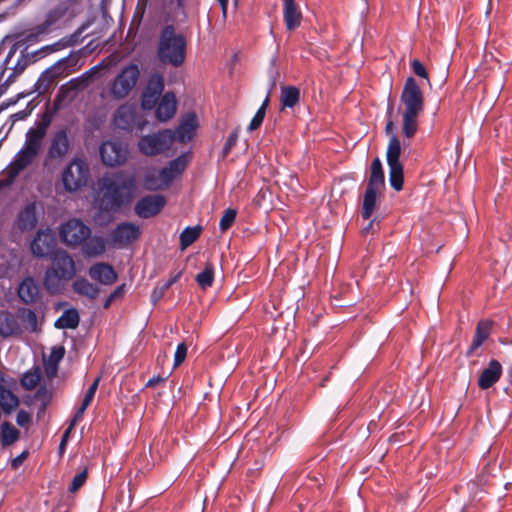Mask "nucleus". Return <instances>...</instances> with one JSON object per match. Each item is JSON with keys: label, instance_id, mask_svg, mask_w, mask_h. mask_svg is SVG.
Masks as SVG:
<instances>
[{"label": "nucleus", "instance_id": "nucleus-16", "mask_svg": "<svg viewBox=\"0 0 512 512\" xmlns=\"http://www.w3.org/2000/svg\"><path fill=\"white\" fill-rule=\"evenodd\" d=\"M140 235L141 230L138 225L131 222H123L111 231V244L118 248H124L137 240Z\"/></svg>", "mask_w": 512, "mask_h": 512}, {"label": "nucleus", "instance_id": "nucleus-21", "mask_svg": "<svg viewBox=\"0 0 512 512\" xmlns=\"http://www.w3.org/2000/svg\"><path fill=\"white\" fill-rule=\"evenodd\" d=\"M88 274L91 279L102 285H112L117 280V273L114 268L104 262H98L90 266Z\"/></svg>", "mask_w": 512, "mask_h": 512}, {"label": "nucleus", "instance_id": "nucleus-24", "mask_svg": "<svg viewBox=\"0 0 512 512\" xmlns=\"http://www.w3.org/2000/svg\"><path fill=\"white\" fill-rule=\"evenodd\" d=\"M494 322L489 319L480 320L475 329V335L470 347L467 350V356H471L491 334Z\"/></svg>", "mask_w": 512, "mask_h": 512}, {"label": "nucleus", "instance_id": "nucleus-20", "mask_svg": "<svg viewBox=\"0 0 512 512\" xmlns=\"http://www.w3.org/2000/svg\"><path fill=\"white\" fill-rule=\"evenodd\" d=\"M22 331L17 313L14 314L8 310L0 311V336L3 338L20 336Z\"/></svg>", "mask_w": 512, "mask_h": 512}, {"label": "nucleus", "instance_id": "nucleus-19", "mask_svg": "<svg viewBox=\"0 0 512 512\" xmlns=\"http://www.w3.org/2000/svg\"><path fill=\"white\" fill-rule=\"evenodd\" d=\"M166 205V198L160 194H152L142 197L135 205L136 215L147 219L159 214Z\"/></svg>", "mask_w": 512, "mask_h": 512}, {"label": "nucleus", "instance_id": "nucleus-52", "mask_svg": "<svg viewBox=\"0 0 512 512\" xmlns=\"http://www.w3.org/2000/svg\"><path fill=\"white\" fill-rule=\"evenodd\" d=\"M411 67H412L413 72L417 76H419L421 78H424L427 81H429V77H428V73L426 71V68L424 67V65L418 59H414L411 62Z\"/></svg>", "mask_w": 512, "mask_h": 512}, {"label": "nucleus", "instance_id": "nucleus-39", "mask_svg": "<svg viewBox=\"0 0 512 512\" xmlns=\"http://www.w3.org/2000/svg\"><path fill=\"white\" fill-rule=\"evenodd\" d=\"M201 232L202 227L199 225L186 227L180 234L181 250H185L187 247L192 245L200 237Z\"/></svg>", "mask_w": 512, "mask_h": 512}, {"label": "nucleus", "instance_id": "nucleus-62", "mask_svg": "<svg viewBox=\"0 0 512 512\" xmlns=\"http://www.w3.org/2000/svg\"><path fill=\"white\" fill-rule=\"evenodd\" d=\"M394 129H395L394 122L389 118L386 123V126H385V133L388 136L392 137L393 135H395Z\"/></svg>", "mask_w": 512, "mask_h": 512}, {"label": "nucleus", "instance_id": "nucleus-27", "mask_svg": "<svg viewBox=\"0 0 512 512\" xmlns=\"http://www.w3.org/2000/svg\"><path fill=\"white\" fill-rule=\"evenodd\" d=\"M106 250V242L101 236L88 237L82 243V254L87 258L101 256Z\"/></svg>", "mask_w": 512, "mask_h": 512}, {"label": "nucleus", "instance_id": "nucleus-32", "mask_svg": "<svg viewBox=\"0 0 512 512\" xmlns=\"http://www.w3.org/2000/svg\"><path fill=\"white\" fill-rule=\"evenodd\" d=\"M92 76V72H86L77 78L71 79L61 87L60 91L66 94L70 92L82 91L90 85Z\"/></svg>", "mask_w": 512, "mask_h": 512}, {"label": "nucleus", "instance_id": "nucleus-46", "mask_svg": "<svg viewBox=\"0 0 512 512\" xmlns=\"http://www.w3.org/2000/svg\"><path fill=\"white\" fill-rule=\"evenodd\" d=\"M88 478V471L87 468H85L83 471L75 475L71 481V484L69 486V492L75 493L77 492L86 482Z\"/></svg>", "mask_w": 512, "mask_h": 512}, {"label": "nucleus", "instance_id": "nucleus-17", "mask_svg": "<svg viewBox=\"0 0 512 512\" xmlns=\"http://www.w3.org/2000/svg\"><path fill=\"white\" fill-rule=\"evenodd\" d=\"M113 122L117 128L127 131L132 130L134 127L142 130L145 125L144 120H138L136 108L128 104H123L116 110Z\"/></svg>", "mask_w": 512, "mask_h": 512}, {"label": "nucleus", "instance_id": "nucleus-51", "mask_svg": "<svg viewBox=\"0 0 512 512\" xmlns=\"http://www.w3.org/2000/svg\"><path fill=\"white\" fill-rule=\"evenodd\" d=\"M159 178L161 179L162 185L164 186V189L168 187L172 181L175 179L174 175L170 172V169L167 167H164L157 171Z\"/></svg>", "mask_w": 512, "mask_h": 512}, {"label": "nucleus", "instance_id": "nucleus-6", "mask_svg": "<svg viewBox=\"0 0 512 512\" xmlns=\"http://www.w3.org/2000/svg\"><path fill=\"white\" fill-rule=\"evenodd\" d=\"M89 178V164L79 157L74 158L62 172V183L68 192H76L85 187Z\"/></svg>", "mask_w": 512, "mask_h": 512}, {"label": "nucleus", "instance_id": "nucleus-15", "mask_svg": "<svg viewBox=\"0 0 512 512\" xmlns=\"http://www.w3.org/2000/svg\"><path fill=\"white\" fill-rule=\"evenodd\" d=\"M164 78L160 74H153L144 88L141 96V107L152 110L162 97L164 91Z\"/></svg>", "mask_w": 512, "mask_h": 512}, {"label": "nucleus", "instance_id": "nucleus-28", "mask_svg": "<svg viewBox=\"0 0 512 512\" xmlns=\"http://www.w3.org/2000/svg\"><path fill=\"white\" fill-rule=\"evenodd\" d=\"M284 22L288 30H294L301 23V13L294 0H284Z\"/></svg>", "mask_w": 512, "mask_h": 512}, {"label": "nucleus", "instance_id": "nucleus-13", "mask_svg": "<svg viewBox=\"0 0 512 512\" xmlns=\"http://www.w3.org/2000/svg\"><path fill=\"white\" fill-rule=\"evenodd\" d=\"M38 224V203L36 201L27 202L18 211L13 228L21 233L33 231Z\"/></svg>", "mask_w": 512, "mask_h": 512}, {"label": "nucleus", "instance_id": "nucleus-48", "mask_svg": "<svg viewBox=\"0 0 512 512\" xmlns=\"http://www.w3.org/2000/svg\"><path fill=\"white\" fill-rule=\"evenodd\" d=\"M238 137H239V130L238 128L235 129L234 131H232L227 140H226V143L223 147V150H222V153H223V157H226L229 155V153L231 152L232 148L236 145L237 141H238Z\"/></svg>", "mask_w": 512, "mask_h": 512}, {"label": "nucleus", "instance_id": "nucleus-18", "mask_svg": "<svg viewBox=\"0 0 512 512\" xmlns=\"http://www.w3.org/2000/svg\"><path fill=\"white\" fill-rule=\"evenodd\" d=\"M56 239L50 229H42L37 231L30 243L31 253L37 258L51 257L55 248Z\"/></svg>", "mask_w": 512, "mask_h": 512}, {"label": "nucleus", "instance_id": "nucleus-10", "mask_svg": "<svg viewBox=\"0 0 512 512\" xmlns=\"http://www.w3.org/2000/svg\"><path fill=\"white\" fill-rule=\"evenodd\" d=\"M70 151V140L66 128L56 131L49 142L44 164L49 165L54 162H61Z\"/></svg>", "mask_w": 512, "mask_h": 512}, {"label": "nucleus", "instance_id": "nucleus-57", "mask_svg": "<svg viewBox=\"0 0 512 512\" xmlns=\"http://www.w3.org/2000/svg\"><path fill=\"white\" fill-rule=\"evenodd\" d=\"M72 429L71 428H67L63 435H62V438H61V441H60V444H59V451L60 453H63L65 448H66V445H67V442H68V439H69V435L71 433Z\"/></svg>", "mask_w": 512, "mask_h": 512}, {"label": "nucleus", "instance_id": "nucleus-56", "mask_svg": "<svg viewBox=\"0 0 512 512\" xmlns=\"http://www.w3.org/2000/svg\"><path fill=\"white\" fill-rule=\"evenodd\" d=\"M44 368H45L46 376L51 379L56 375V373L58 371V364L46 361Z\"/></svg>", "mask_w": 512, "mask_h": 512}, {"label": "nucleus", "instance_id": "nucleus-42", "mask_svg": "<svg viewBox=\"0 0 512 512\" xmlns=\"http://www.w3.org/2000/svg\"><path fill=\"white\" fill-rule=\"evenodd\" d=\"M268 105H269V94L266 96L262 105L260 106V108L257 110L256 114L252 118V120L248 126L249 131H254L262 125Z\"/></svg>", "mask_w": 512, "mask_h": 512}, {"label": "nucleus", "instance_id": "nucleus-36", "mask_svg": "<svg viewBox=\"0 0 512 512\" xmlns=\"http://www.w3.org/2000/svg\"><path fill=\"white\" fill-rule=\"evenodd\" d=\"M385 184L382 163L379 158H375L371 163L370 176L367 183L368 187L381 189Z\"/></svg>", "mask_w": 512, "mask_h": 512}, {"label": "nucleus", "instance_id": "nucleus-44", "mask_svg": "<svg viewBox=\"0 0 512 512\" xmlns=\"http://www.w3.org/2000/svg\"><path fill=\"white\" fill-rule=\"evenodd\" d=\"M237 217V211L233 208H228L224 211L220 222H219V228L221 232H226L228 229L231 228L233 223L235 222Z\"/></svg>", "mask_w": 512, "mask_h": 512}, {"label": "nucleus", "instance_id": "nucleus-9", "mask_svg": "<svg viewBox=\"0 0 512 512\" xmlns=\"http://www.w3.org/2000/svg\"><path fill=\"white\" fill-rule=\"evenodd\" d=\"M140 70L136 64L124 67L111 84L110 93L115 99H124L136 86Z\"/></svg>", "mask_w": 512, "mask_h": 512}, {"label": "nucleus", "instance_id": "nucleus-45", "mask_svg": "<svg viewBox=\"0 0 512 512\" xmlns=\"http://www.w3.org/2000/svg\"><path fill=\"white\" fill-rule=\"evenodd\" d=\"M41 376L38 370L25 373L21 379V385L27 390L34 389L40 382Z\"/></svg>", "mask_w": 512, "mask_h": 512}, {"label": "nucleus", "instance_id": "nucleus-23", "mask_svg": "<svg viewBox=\"0 0 512 512\" xmlns=\"http://www.w3.org/2000/svg\"><path fill=\"white\" fill-rule=\"evenodd\" d=\"M502 365L498 360H491L478 378V386L482 390L489 389L497 383L502 375Z\"/></svg>", "mask_w": 512, "mask_h": 512}, {"label": "nucleus", "instance_id": "nucleus-59", "mask_svg": "<svg viewBox=\"0 0 512 512\" xmlns=\"http://www.w3.org/2000/svg\"><path fill=\"white\" fill-rule=\"evenodd\" d=\"M27 456V453L26 452H23L22 454H20L19 456L15 457L12 461H11V466L12 468L16 469L18 468L23 460L26 458Z\"/></svg>", "mask_w": 512, "mask_h": 512}, {"label": "nucleus", "instance_id": "nucleus-47", "mask_svg": "<svg viewBox=\"0 0 512 512\" xmlns=\"http://www.w3.org/2000/svg\"><path fill=\"white\" fill-rule=\"evenodd\" d=\"M168 169H170V172L172 175H174V178H176L178 175L182 174V172L186 168V160L183 156H180L174 160H172L169 165L167 166Z\"/></svg>", "mask_w": 512, "mask_h": 512}, {"label": "nucleus", "instance_id": "nucleus-63", "mask_svg": "<svg viewBox=\"0 0 512 512\" xmlns=\"http://www.w3.org/2000/svg\"><path fill=\"white\" fill-rule=\"evenodd\" d=\"M125 293V285H120L111 293L115 299L122 298Z\"/></svg>", "mask_w": 512, "mask_h": 512}, {"label": "nucleus", "instance_id": "nucleus-3", "mask_svg": "<svg viewBox=\"0 0 512 512\" xmlns=\"http://www.w3.org/2000/svg\"><path fill=\"white\" fill-rule=\"evenodd\" d=\"M50 259L51 264L44 272L43 285L49 294L58 295L76 276V264L73 257L63 249L55 250Z\"/></svg>", "mask_w": 512, "mask_h": 512}, {"label": "nucleus", "instance_id": "nucleus-58", "mask_svg": "<svg viewBox=\"0 0 512 512\" xmlns=\"http://www.w3.org/2000/svg\"><path fill=\"white\" fill-rule=\"evenodd\" d=\"M165 381H166V377L154 376L148 380V382L146 383V387L154 388L157 385L164 383Z\"/></svg>", "mask_w": 512, "mask_h": 512}, {"label": "nucleus", "instance_id": "nucleus-25", "mask_svg": "<svg viewBox=\"0 0 512 512\" xmlns=\"http://www.w3.org/2000/svg\"><path fill=\"white\" fill-rule=\"evenodd\" d=\"M196 127V116L194 114H188L178 125L175 131H172L174 135V141L177 140L181 143H186L192 139L194 130Z\"/></svg>", "mask_w": 512, "mask_h": 512}, {"label": "nucleus", "instance_id": "nucleus-64", "mask_svg": "<svg viewBox=\"0 0 512 512\" xmlns=\"http://www.w3.org/2000/svg\"><path fill=\"white\" fill-rule=\"evenodd\" d=\"M182 276V271H179L177 274H175L174 276H171L166 282H164L168 288H170L174 283H176L180 277Z\"/></svg>", "mask_w": 512, "mask_h": 512}, {"label": "nucleus", "instance_id": "nucleus-14", "mask_svg": "<svg viewBox=\"0 0 512 512\" xmlns=\"http://www.w3.org/2000/svg\"><path fill=\"white\" fill-rule=\"evenodd\" d=\"M67 62L65 59H62L56 62L51 67L47 68L45 71L41 73L38 80L35 83V92L39 95L45 94L48 92L54 85L55 81L58 78L64 77L68 75Z\"/></svg>", "mask_w": 512, "mask_h": 512}, {"label": "nucleus", "instance_id": "nucleus-43", "mask_svg": "<svg viewBox=\"0 0 512 512\" xmlns=\"http://www.w3.org/2000/svg\"><path fill=\"white\" fill-rule=\"evenodd\" d=\"M144 187L150 191H157L164 189L161 179L159 178L158 172L152 170L148 172L144 177Z\"/></svg>", "mask_w": 512, "mask_h": 512}, {"label": "nucleus", "instance_id": "nucleus-33", "mask_svg": "<svg viewBox=\"0 0 512 512\" xmlns=\"http://www.w3.org/2000/svg\"><path fill=\"white\" fill-rule=\"evenodd\" d=\"M80 317L75 308L67 309L55 321L54 326L58 329H75L79 325Z\"/></svg>", "mask_w": 512, "mask_h": 512}, {"label": "nucleus", "instance_id": "nucleus-22", "mask_svg": "<svg viewBox=\"0 0 512 512\" xmlns=\"http://www.w3.org/2000/svg\"><path fill=\"white\" fill-rule=\"evenodd\" d=\"M177 100L173 92H166L155 107V116L160 122L170 120L176 113Z\"/></svg>", "mask_w": 512, "mask_h": 512}, {"label": "nucleus", "instance_id": "nucleus-11", "mask_svg": "<svg viewBox=\"0 0 512 512\" xmlns=\"http://www.w3.org/2000/svg\"><path fill=\"white\" fill-rule=\"evenodd\" d=\"M99 153L103 164L109 167L122 165L128 158L127 145L119 140L103 142Z\"/></svg>", "mask_w": 512, "mask_h": 512}, {"label": "nucleus", "instance_id": "nucleus-40", "mask_svg": "<svg viewBox=\"0 0 512 512\" xmlns=\"http://www.w3.org/2000/svg\"><path fill=\"white\" fill-rule=\"evenodd\" d=\"M63 16V12L56 8L50 10L46 16L44 21L35 27L36 34H44L49 31L50 27L57 23L60 18Z\"/></svg>", "mask_w": 512, "mask_h": 512}, {"label": "nucleus", "instance_id": "nucleus-12", "mask_svg": "<svg viewBox=\"0 0 512 512\" xmlns=\"http://www.w3.org/2000/svg\"><path fill=\"white\" fill-rule=\"evenodd\" d=\"M90 234V228L77 219L67 221L62 224L60 228V237L62 242L72 247L81 245L90 236Z\"/></svg>", "mask_w": 512, "mask_h": 512}, {"label": "nucleus", "instance_id": "nucleus-55", "mask_svg": "<svg viewBox=\"0 0 512 512\" xmlns=\"http://www.w3.org/2000/svg\"><path fill=\"white\" fill-rule=\"evenodd\" d=\"M87 408H84L83 406L80 405V407L77 409V411L75 412L73 418L71 419L70 421V424L68 426V428H71L73 430V428L75 427V425L82 419L85 411H86Z\"/></svg>", "mask_w": 512, "mask_h": 512}, {"label": "nucleus", "instance_id": "nucleus-50", "mask_svg": "<svg viewBox=\"0 0 512 512\" xmlns=\"http://www.w3.org/2000/svg\"><path fill=\"white\" fill-rule=\"evenodd\" d=\"M64 355H65V348L63 346H54L51 349V352H50V355H49V358L47 361L59 364V362L63 359Z\"/></svg>", "mask_w": 512, "mask_h": 512}, {"label": "nucleus", "instance_id": "nucleus-41", "mask_svg": "<svg viewBox=\"0 0 512 512\" xmlns=\"http://www.w3.org/2000/svg\"><path fill=\"white\" fill-rule=\"evenodd\" d=\"M196 282L202 289H207L213 285L214 282V266L211 262L205 264L202 272L196 276Z\"/></svg>", "mask_w": 512, "mask_h": 512}, {"label": "nucleus", "instance_id": "nucleus-38", "mask_svg": "<svg viewBox=\"0 0 512 512\" xmlns=\"http://www.w3.org/2000/svg\"><path fill=\"white\" fill-rule=\"evenodd\" d=\"M19 435V431L10 422H3L1 424L0 436L3 447L14 444L18 440Z\"/></svg>", "mask_w": 512, "mask_h": 512}, {"label": "nucleus", "instance_id": "nucleus-1", "mask_svg": "<svg viewBox=\"0 0 512 512\" xmlns=\"http://www.w3.org/2000/svg\"><path fill=\"white\" fill-rule=\"evenodd\" d=\"M51 122V114L44 112L40 119L27 130L23 146L3 171V177L0 179V191L11 187L19 174L37 161Z\"/></svg>", "mask_w": 512, "mask_h": 512}, {"label": "nucleus", "instance_id": "nucleus-7", "mask_svg": "<svg viewBox=\"0 0 512 512\" xmlns=\"http://www.w3.org/2000/svg\"><path fill=\"white\" fill-rule=\"evenodd\" d=\"M173 142L172 130L163 129L141 137L138 141V149L146 156H155L169 150Z\"/></svg>", "mask_w": 512, "mask_h": 512}, {"label": "nucleus", "instance_id": "nucleus-34", "mask_svg": "<svg viewBox=\"0 0 512 512\" xmlns=\"http://www.w3.org/2000/svg\"><path fill=\"white\" fill-rule=\"evenodd\" d=\"M300 101V90L296 86H282L280 102L282 109L294 108Z\"/></svg>", "mask_w": 512, "mask_h": 512}, {"label": "nucleus", "instance_id": "nucleus-26", "mask_svg": "<svg viewBox=\"0 0 512 512\" xmlns=\"http://www.w3.org/2000/svg\"><path fill=\"white\" fill-rule=\"evenodd\" d=\"M18 296L26 304L36 302L39 298V286L33 277H26L18 287Z\"/></svg>", "mask_w": 512, "mask_h": 512}, {"label": "nucleus", "instance_id": "nucleus-49", "mask_svg": "<svg viewBox=\"0 0 512 512\" xmlns=\"http://www.w3.org/2000/svg\"><path fill=\"white\" fill-rule=\"evenodd\" d=\"M168 289L169 288L165 283L157 285L151 292V302L153 304L158 303L164 297Z\"/></svg>", "mask_w": 512, "mask_h": 512}, {"label": "nucleus", "instance_id": "nucleus-5", "mask_svg": "<svg viewBox=\"0 0 512 512\" xmlns=\"http://www.w3.org/2000/svg\"><path fill=\"white\" fill-rule=\"evenodd\" d=\"M157 56L163 64L174 67L181 66L186 57V40L182 34L176 33L174 26L167 25L161 31Z\"/></svg>", "mask_w": 512, "mask_h": 512}, {"label": "nucleus", "instance_id": "nucleus-53", "mask_svg": "<svg viewBox=\"0 0 512 512\" xmlns=\"http://www.w3.org/2000/svg\"><path fill=\"white\" fill-rule=\"evenodd\" d=\"M187 355V347L184 343H181L177 346L175 356H174V365L179 366L186 358Z\"/></svg>", "mask_w": 512, "mask_h": 512}, {"label": "nucleus", "instance_id": "nucleus-37", "mask_svg": "<svg viewBox=\"0 0 512 512\" xmlns=\"http://www.w3.org/2000/svg\"><path fill=\"white\" fill-rule=\"evenodd\" d=\"M18 320L21 323V326L30 332L37 331V316L35 312L28 308H19L17 310Z\"/></svg>", "mask_w": 512, "mask_h": 512}, {"label": "nucleus", "instance_id": "nucleus-30", "mask_svg": "<svg viewBox=\"0 0 512 512\" xmlns=\"http://www.w3.org/2000/svg\"><path fill=\"white\" fill-rule=\"evenodd\" d=\"M16 50V47L13 46L4 60L5 69L12 70V75L21 74L29 63V58L23 52H21L17 60L13 62V56L15 55Z\"/></svg>", "mask_w": 512, "mask_h": 512}, {"label": "nucleus", "instance_id": "nucleus-4", "mask_svg": "<svg viewBox=\"0 0 512 512\" xmlns=\"http://www.w3.org/2000/svg\"><path fill=\"white\" fill-rule=\"evenodd\" d=\"M400 102L404 106L402 132L406 138H412L418 130V117L424 110V96L413 77L406 79Z\"/></svg>", "mask_w": 512, "mask_h": 512}, {"label": "nucleus", "instance_id": "nucleus-29", "mask_svg": "<svg viewBox=\"0 0 512 512\" xmlns=\"http://www.w3.org/2000/svg\"><path fill=\"white\" fill-rule=\"evenodd\" d=\"M72 289L78 295L85 296L90 300H95L100 293L99 287L84 277L74 280Z\"/></svg>", "mask_w": 512, "mask_h": 512}, {"label": "nucleus", "instance_id": "nucleus-8", "mask_svg": "<svg viewBox=\"0 0 512 512\" xmlns=\"http://www.w3.org/2000/svg\"><path fill=\"white\" fill-rule=\"evenodd\" d=\"M401 154V143L396 135L389 139L386 159L389 166V180L391 187L396 191L403 188V166L399 160Z\"/></svg>", "mask_w": 512, "mask_h": 512}, {"label": "nucleus", "instance_id": "nucleus-61", "mask_svg": "<svg viewBox=\"0 0 512 512\" xmlns=\"http://www.w3.org/2000/svg\"><path fill=\"white\" fill-rule=\"evenodd\" d=\"M99 381H100V378H96L94 380V382L90 385L88 390L86 391V394H88V395H90V396H92L94 398L95 393H96L97 388H98Z\"/></svg>", "mask_w": 512, "mask_h": 512}, {"label": "nucleus", "instance_id": "nucleus-60", "mask_svg": "<svg viewBox=\"0 0 512 512\" xmlns=\"http://www.w3.org/2000/svg\"><path fill=\"white\" fill-rule=\"evenodd\" d=\"M26 0H0V3H6L7 9L16 8Z\"/></svg>", "mask_w": 512, "mask_h": 512}, {"label": "nucleus", "instance_id": "nucleus-54", "mask_svg": "<svg viewBox=\"0 0 512 512\" xmlns=\"http://www.w3.org/2000/svg\"><path fill=\"white\" fill-rule=\"evenodd\" d=\"M31 416L26 410H19L16 416V422L19 426L24 427L29 424Z\"/></svg>", "mask_w": 512, "mask_h": 512}, {"label": "nucleus", "instance_id": "nucleus-31", "mask_svg": "<svg viewBox=\"0 0 512 512\" xmlns=\"http://www.w3.org/2000/svg\"><path fill=\"white\" fill-rule=\"evenodd\" d=\"M19 405L18 397L9 389L0 386V413L11 414Z\"/></svg>", "mask_w": 512, "mask_h": 512}, {"label": "nucleus", "instance_id": "nucleus-35", "mask_svg": "<svg viewBox=\"0 0 512 512\" xmlns=\"http://www.w3.org/2000/svg\"><path fill=\"white\" fill-rule=\"evenodd\" d=\"M380 189L373 187H366L363 198L362 218L369 220L376 208L377 193Z\"/></svg>", "mask_w": 512, "mask_h": 512}, {"label": "nucleus", "instance_id": "nucleus-2", "mask_svg": "<svg viewBox=\"0 0 512 512\" xmlns=\"http://www.w3.org/2000/svg\"><path fill=\"white\" fill-rule=\"evenodd\" d=\"M101 188L100 207L107 212L117 211L132 200L136 179L125 172H117L110 177H104Z\"/></svg>", "mask_w": 512, "mask_h": 512}]
</instances>
